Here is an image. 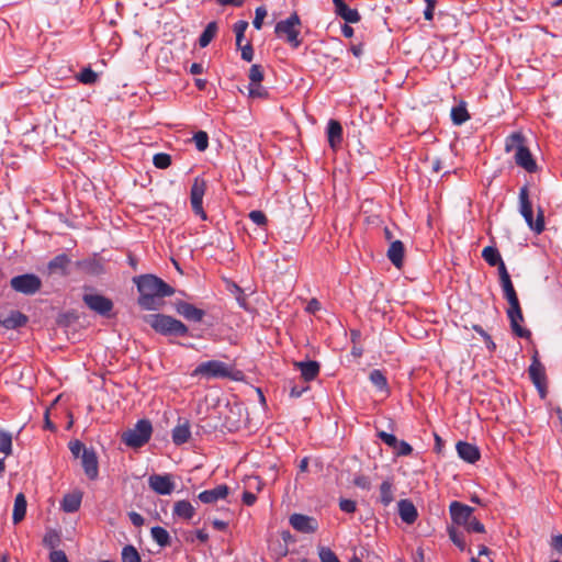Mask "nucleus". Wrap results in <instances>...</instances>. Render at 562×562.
I'll return each mask as SVG.
<instances>
[{"mask_svg":"<svg viewBox=\"0 0 562 562\" xmlns=\"http://www.w3.org/2000/svg\"><path fill=\"white\" fill-rule=\"evenodd\" d=\"M0 452L4 456L12 453V436L5 430H0Z\"/></svg>","mask_w":562,"mask_h":562,"instance_id":"nucleus-38","label":"nucleus"},{"mask_svg":"<svg viewBox=\"0 0 562 562\" xmlns=\"http://www.w3.org/2000/svg\"><path fill=\"white\" fill-rule=\"evenodd\" d=\"M336 15L340 16L346 23H358L361 19L357 9L349 8L344 0H333Z\"/></svg>","mask_w":562,"mask_h":562,"instance_id":"nucleus-18","label":"nucleus"},{"mask_svg":"<svg viewBox=\"0 0 562 562\" xmlns=\"http://www.w3.org/2000/svg\"><path fill=\"white\" fill-rule=\"evenodd\" d=\"M50 562H69L66 553L63 550H53L49 553Z\"/></svg>","mask_w":562,"mask_h":562,"instance_id":"nucleus-56","label":"nucleus"},{"mask_svg":"<svg viewBox=\"0 0 562 562\" xmlns=\"http://www.w3.org/2000/svg\"><path fill=\"white\" fill-rule=\"evenodd\" d=\"M29 317L20 311H11L5 317L0 316V326L7 329H18L25 326Z\"/></svg>","mask_w":562,"mask_h":562,"instance_id":"nucleus-20","label":"nucleus"},{"mask_svg":"<svg viewBox=\"0 0 562 562\" xmlns=\"http://www.w3.org/2000/svg\"><path fill=\"white\" fill-rule=\"evenodd\" d=\"M153 164L158 169H166L171 165V157L166 153H158L154 155Z\"/></svg>","mask_w":562,"mask_h":562,"instance_id":"nucleus-41","label":"nucleus"},{"mask_svg":"<svg viewBox=\"0 0 562 562\" xmlns=\"http://www.w3.org/2000/svg\"><path fill=\"white\" fill-rule=\"evenodd\" d=\"M69 263V257L65 254H60L49 261L48 269L50 271H60L61 273L65 274Z\"/></svg>","mask_w":562,"mask_h":562,"instance_id":"nucleus-32","label":"nucleus"},{"mask_svg":"<svg viewBox=\"0 0 562 562\" xmlns=\"http://www.w3.org/2000/svg\"><path fill=\"white\" fill-rule=\"evenodd\" d=\"M153 427L149 420L140 419L134 428L128 429L122 435L123 442L132 448H139L150 439Z\"/></svg>","mask_w":562,"mask_h":562,"instance_id":"nucleus-7","label":"nucleus"},{"mask_svg":"<svg viewBox=\"0 0 562 562\" xmlns=\"http://www.w3.org/2000/svg\"><path fill=\"white\" fill-rule=\"evenodd\" d=\"M81 501V492L69 493L64 496L60 507L65 513H75L80 508Z\"/></svg>","mask_w":562,"mask_h":562,"instance_id":"nucleus-27","label":"nucleus"},{"mask_svg":"<svg viewBox=\"0 0 562 562\" xmlns=\"http://www.w3.org/2000/svg\"><path fill=\"white\" fill-rule=\"evenodd\" d=\"M150 535L151 538L156 541V543L159 544L160 547H167L170 544V536L165 528L160 526H155L151 528Z\"/></svg>","mask_w":562,"mask_h":562,"instance_id":"nucleus-33","label":"nucleus"},{"mask_svg":"<svg viewBox=\"0 0 562 562\" xmlns=\"http://www.w3.org/2000/svg\"><path fill=\"white\" fill-rule=\"evenodd\" d=\"M11 288L24 295H33L42 288V280L33 273H24L13 277L10 280Z\"/></svg>","mask_w":562,"mask_h":562,"instance_id":"nucleus-9","label":"nucleus"},{"mask_svg":"<svg viewBox=\"0 0 562 562\" xmlns=\"http://www.w3.org/2000/svg\"><path fill=\"white\" fill-rule=\"evenodd\" d=\"M529 378L539 391L541 397H544L547 394V374L544 366L538 358V352L536 351L532 356L531 364L528 369Z\"/></svg>","mask_w":562,"mask_h":562,"instance_id":"nucleus-10","label":"nucleus"},{"mask_svg":"<svg viewBox=\"0 0 562 562\" xmlns=\"http://www.w3.org/2000/svg\"><path fill=\"white\" fill-rule=\"evenodd\" d=\"M26 505L27 504H26V498H25L24 494L19 493L14 499V507H13V514H12L13 524L16 525L24 519L25 514H26Z\"/></svg>","mask_w":562,"mask_h":562,"instance_id":"nucleus-28","label":"nucleus"},{"mask_svg":"<svg viewBox=\"0 0 562 562\" xmlns=\"http://www.w3.org/2000/svg\"><path fill=\"white\" fill-rule=\"evenodd\" d=\"M524 138L520 134H513L506 142V150L510 151L516 148L515 161L528 172H535L537 170V164L530 153V150L522 144Z\"/></svg>","mask_w":562,"mask_h":562,"instance_id":"nucleus-6","label":"nucleus"},{"mask_svg":"<svg viewBox=\"0 0 562 562\" xmlns=\"http://www.w3.org/2000/svg\"><path fill=\"white\" fill-rule=\"evenodd\" d=\"M424 1L426 3V9L424 11V18L427 21H431L434 19V11H435L437 1L436 0H424Z\"/></svg>","mask_w":562,"mask_h":562,"instance_id":"nucleus-55","label":"nucleus"},{"mask_svg":"<svg viewBox=\"0 0 562 562\" xmlns=\"http://www.w3.org/2000/svg\"><path fill=\"white\" fill-rule=\"evenodd\" d=\"M467 531L483 533L485 532V527L482 522H480L475 517H473L470 522L465 526Z\"/></svg>","mask_w":562,"mask_h":562,"instance_id":"nucleus-52","label":"nucleus"},{"mask_svg":"<svg viewBox=\"0 0 562 562\" xmlns=\"http://www.w3.org/2000/svg\"><path fill=\"white\" fill-rule=\"evenodd\" d=\"M322 562H339L337 555L329 548H322L319 551Z\"/></svg>","mask_w":562,"mask_h":562,"instance_id":"nucleus-50","label":"nucleus"},{"mask_svg":"<svg viewBox=\"0 0 562 562\" xmlns=\"http://www.w3.org/2000/svg\"><path fill=\"white\" fill-rule=\"evenodd\" d=\"M216 2L221 5H233V7H241L245 0H216Z\"/></svg>","mask_w":562,"mask_h":562,"instance_id":"nucleus-63","label":"nucleus"},{"mask_svg":"<svg viewBox=\"0 0 562 562\" xmlns=\"http://www.w3.org/2000/svg\"><path fill=\"white\" fill-rule=\"evenodd\" d=\"M228 495V486L225 484L217 485L212 490L203 491L199 494V499L204 504H212L218 499H224Z\"/></svg>","mask_w":562,"mask_h":562,"instance_id":"nucleus-21","label":"nucleus"},{"mask_svg":"<svg viewBox=\"0 0 562 562\" xmlns=\"http://www.w3.org/2000/svg\"><path fill=\"white\" fill-rule=\"evenodd\" d=\"M249 218L258 226H263L267 224V216L262 211H251L249 213Z\"/></svg>","mask_w":562,"mask_h":562,"instance_id":"nucleus-51","label":"nucleus"},{"mask_svg":"<svg viewBox=\"0 0 562 562\" xmlns=\"http://www.w3.org/2000/svg\"><path fill=\"white\" fill-rule=\"evenodd\" d=\"M519 212L525 218L527 225L536 234H540L544 231V214L543 210L539 209L537 218L533 220L532 205L529 200V190L527 186L520 188L519 191Z\"/></svg>","mask_w":562,"mask_h":562,"instance_id":"nucleus-4","label":"nucleus"},{"mask_svg":"<svg viewBox=\"0 0 562 562\" xmlns=\"http://www.w3.org/2000/svg\"><path fill=\"white\" fill-rule=\"evenodd\" d=\"M81 463L86 475L90 480H95L99 474L98 458L92 449H83L81 454Z\"/></svg>","mask_w":562,"mask_h":562,"instance_id":"nucleus-16","label":"nucleus"},{"mask_svg":"<svg viewBox=\"0 0 562 562\" xmlns=\"http://www.w3.org/2000/svg\"><path fill=\"white\" fill-rule=\"evenodd\" d=\"M232 369L226 363L218 360H210L200 363L192 372L193 376H205L207 379L228 378Z\"/></svg>","mask_w":562,"mask_h":562,"instance_id":"nucleus-8","label":"nucleus"},{"mask_svg":"<svg viewBox=\"0 0 562 562\" xmlns=\"http://www.w3.org/2000/svg\"><path fill=\"white\" fill-rule=\"evenodd\" d=\"M551 546L554 550L562 553V535H558L552 538Z\"/></svg>","mask_w":562,"mask_h":562,"instance_id":"nucleus-62","label":"nucleus"},{"mask_svg":"<svg viewBox=\"0 0 562 562\" xmlns=\"http://www.w3.org/2000/svg\"><path fill=\"white\" fill-rule=\"evenodd\" d=\"M448 533H449V538L450 540L460 549V550H464L465 547H467V543H465V540H464V537L462 535V532L458 531L457 529L454 528H449L448 529Z\"/></svg>","mask_w":562,"mask_h":562,"instance_id":"nucleus-42","label":"nucleus"},{"mask_svg":"<svg viewBox=\"0 0 562 562\" xmlns=\"http://www.w3.org/2000/svg\"><path fill=\"white\" fill-rule=\"evenodd\" d=\"M249 97L250 98H267L268 91L266 88L261 85V82L258 83H249Z\"/></svg>","mask_w":562,"mask_h":562,"instance_id":"nucleus-45","label":"nucleus"},{"mask_svg":"<svg viewBox=\"0 0 562 562\" xmlns=\"http://www.w3.org/2000/svg\"><path fill=\"white\" fill-rule=\"evenodd\" d=\"M290 525L299 532L303 533H313L317 530L318 524L317 520L313 517L302 515V514H293L290 516Z\"/></svg>","mask_w":562,"mask_h":562,"instance_id":"nucleus-15","label":"nucleus"},{"mask_svg":"<svg viewBox=\"0 0 562 562\" xmlns=\"http://www.w3.org/2000/svg\"><path fill=\"white\" fill-rule=\"evenodd\" d=\"M83 449L86 448L79 440L69 442V450L71 451L75 458H78L81 452L83 453Z\"/></svg>","mask_w":562,"mask_h":562,"instance_id":"nucleus-59","label":"nucleus"},{"mask_svg":"<svg viewBox=\"0 0 562 562\" xmlns=\"http://www.w3.org/2000/svg\"><path fill=\"white\" fill-rule=\"evenodd\" d=\"M473 512L474 509L472 507L457 501L452 502L449 506V513L452 521L456 525L463 526L464 528L474 517Z\"/></svg>","mask_w":562,"mask_h":562,"instance_id":"nucleus-13","label":"nucleus"},{"mask_svg":"<svg viewBox=\"0 0 562 562\" xmlns=\"http://www.w3.org/2000/svg\"><path fill=\"white\" fill-rule=\"evenodd\" d=\"M378 437L393 450L397 448L398 439L393 434L380 431Z\"/></svg>","mask_w":562,"mask_h":562,"instance_id":"nucleus-49","label":"nucleus"},{"mask_svg":"<svg viewBox=\"0 0 562 562\" xmlns=\"http://www.w3.org/2000/svg\"><path fill=\"white\" fill-rule=\"evenodd\" d=\"M294 364L301 371V375L305 381L314 380L319 373V363L317 361H301Z\"/></svg>","mask_w":562,"mask_h":562,"instance_id":"nucleus-26","label":"nucleus"},{"mask_svg":"<svg viewBox=\"0 0 562 562\" xmlns=\"http://www.w3.org/2000/svg\"><path fill=\"white\" fill-rule=\"evenodd\" d=\"M172 441L177 446H181L191 438V424L186 418H179L178 424L172 429Z\"/></svg>","mask_w":562,"mask_h":562,"instance_id":"nucleus-17","label":"nucleus"},{"mask_svg":"<svg viewBox=\"0 0 562 562\" xmlns=\"http://www.w3.org/2000/svg\"><path fill=\"white\" fill-rule=\"evenodd\" d=\"M195 514V508L188 501H178L173 506V515L184 518L191 519Z\"/></svg>","mask_w":562,"mask_h":562,"instance_id":"nucleus-29","label":"nucleus"},{"mask_svg":"<svg viewBox=\"0 0 562 562\" xmlns=\"http://www.w3.org/2000/svg\"><path fill=\"white\" fill-rule=\"evenodd\" d=\"M250 83H258L263 80V70L260 65H252L249 70Z\"/></svg>","mask_w":562,"mask_h":562,"instance_id":"nucleus-47","label":"nucleus"},{"mask_svg":"<svg viewBox=\"0 0 562 562\" xmlns=\"http://www.w3.org/2000/svg\"><path fill=\"white\" fill-rule=\"evenodd\" d=\"M134 282L139 292L138 304L147 311L158 310L161 306V299L175 293L171 285L154 274L136 277Z\"/></svg>","mask_w":562,"mask_h":562,"instance_id":"nucleus-1","label":"nucleus"},{"mask_svg":"<svg viewBox=\"0 0 562 562\" xmlns=\"http://www.w3.org/2000/svg\"><path fill=\"white\" fill-rule=\"evenodd\" d=\"M472 328L482 336V339H484L487 349L491 352L495 351L496 345L493 341L492 337L480 325H473Z\"/></svg>","mask_w":562,"mask_h":562,"instance_id":"nucleus-46","label":"nucleus"},{"mask_svg":"<svg viewBox=\"0 0 562 562\" xmlns=\"http://www.w3.org/2000/svg\"><path fill=\"white\" fill-rule=\"evenodd\" d=\"M483 259L492 267L497 266L498 270L505 265L497 248L487 246L482 251Z\"/></svg>","mask_w":562,"mask_h":562,"instance_id":"nucleus-30","label":"nucleus"},{"mask_svg":"<svg viewBox=\"0 0 562 562\" xmlns=\"http://www.w3.org/2000/svg\"><path fill=\"white\" fill-rule=\"evenodd\" d=\"M177 312L188 321L201 322L205 315V312L201 308L187 302H179L177 304Z\"/></svg>","mask_w":562,"mask_h":562,"instance_id":"nucleus-22","label":"nucleus"},{"mask_svg":"<svg viewBox=\"0 0 562 562\" xmlns=\"http://www.w3.org/2000/svg\"><path fill=\"white\" fill-rule=\"evenodd\" d=\"M470 119L465 105L460 104L451 110V120L456 125H461Z\"/></svg>","mask_w":562,"mask_h":562,"instance_id":"nucleus-36","label":"nucleus"},{"mask_svg":"<svg viewBox=\"0 0 562 562\" xmlns=\"http://www.w3.org/2000/svg\"><path fill=\"white\" fill-rule=\"evenodd\" d=\"M122 562H140V555L133 546H125L122 550Z\"/></svg>","mask_w":562,"mask_h":562,"instance_id":"nucleus-39","label":"nucleus"},{"mask_svg":"<svg viewBox=\"0 0 562 562\" xmlns=\"http://www.w3.org/2000/svg\"><path fill=\"white\" fill-rule=\"evenodd\" d=\"M248 27L247 21H238L234 24V32L236 34V45L240 47L241 41L245 36V32Z\"/></svg>","mask_w":562,"mask_h":562,"instance_id":"nucleus-44","label":"nucleus"},{"mask_svg":"<svg viewBox=\"0 0 562 562\" xmlns=\"http://www.w3.org/2000/svg\"><path fill=\"white\" fill-rule=\"evenodd\" d=\"M149 487L159 495H170L175 490V483L168 474H153L148 477Z\"/></svg>","mask_w":562,"mask_h":562,"instance_id":"nucleus-14","label":"nucleus"},{"mask_svg":"<svg viewBox=\"0 0 562 562\" xmlns=\"http://www.w3.org/2000/svg\"><path fill=\"white\" fill-rule=\"evenodd\" d=\"M128 517L135 527H140L144 525V518L140 514L136 512H131L128 513Z\"/></svg>","mask_w":562,"mask_h":562,"instance_id":"nucleus-60","label":"nucleus"},{"mask_svg":"<svg viewBox=\"0 0 562 562\" xmlns=\"http://www.w3.org/2000/svg\"><path fill=\"white\" fill-rule=\"evenodd\" d=\"M353 484L357 486V487H360L362 490H369L370 486H371V482L369 480L368 476L366 475H357L355 479H353Z\"/></svg>","mask_w":562,"mask_h":562,"instance_id":"nucleus-57","label":"nucleus"},{"mask_svg":"<svg viewBox=\"0 0 562 562\" xmlns=\"http://www.w3.org/2000/svg\"><path fill=\"white\" fill-rule=\"evenodd\" d=\"M206 190V182L204 179L196 177L193 180L191 191H190V201L193 212L201 217V220L205 221L207 218L206 213L203 210V196Z\"/></svg>","mask_w":562,"mask_h":562,"instance_id":"nucleus-11","label":"nucleus"},{"mask_svg":"<svg viewBox=\"0 0 562 562\" xmlns=\"http://www.w3.org/2000/svg\"><path fill=\"white\" fill-rule=\"evenodd\" d=\"M456 449L458 456L468 463H475L481 457L479 448L465 441H459Z\"/></svg>","mask_w":562,"mask_h":562,"instance_id":"nucleus-19","label":"nucleus"},{"mask_svg":"<svg viewBox=\"0 0 562 562\" xmlns=\"http://www.w3.org/2000/svg\"><path fill=\"white\" fill-rule=\"evenodd\" d=\"M240 50H241V58L246 61H251L252 58H254V49H252V46L250 43H247L246 45L241 46L240 45Z\"/></svg>","mask_w":562,"mask_h":562,"instance_id":"nucleus-58","label":"nucleus"},{"mask_svg":"<svg viewBox=\"0 0 562 562\" xmlns=\"http://www.w3.org/2000/svg\"><path fill=\"white\" fill-rule=\"evenodd\" d=\"M398 514L401 519L408 525L414 524L418 516L415 505L408 499L398 502Z\"/></svg>","mask_w":562,"mask_h":562,"instance_id":"nucleus-24","label":"nucleus"},{"mask_svg":"<svg viewBox=\"0 0 562 562\" xmlns=\"http://www.w3.org/2000/svg\"><path fill=\"white\" fill-rule=\"evenodd\" d=\"M61 542L60 533L55 529H49L46 531L44 538H43V544L53 550H56L57 547H59Z\"/></svg>","mask_w":562,"mask_h":562,"instance_id":"nucleus-35","label":"nucleus"},{"mask_svg":"<svg viewBox=\"0 0 562 562\" xmlns=\"http://www.w3.org/2000/svg\"><path fill=\"white\" fill-rule=\"evenodd\" d=\"M499 281L504 296L509 304L507 316L509 318L513 333L520 338H529L531 335L530 330L520 326V323L524 322V316L517 293L505 265H502L499 269Z\"/></svg>","mask_w":562,"mask_h":562,"instance_id":"nucleus-2","label":"nucleus"},{"mask_svg":"<svg viewBox=\"0 0 562 562\" xmlns=\"http://www.w3.org/2000/svg\"><path fill=\"white\" fill-rule=\"evenodd\" d=\"M146 322L155 331L165 336H186L188 334V327L181 321L169 315H148Z\"/></svg>","mask_w":562,"mask_h":562,"instance_id":"nucleus-3","label":"nucleus"},{"mask_svg":"<svg viewBox=\"0 0 562 562\" xmlns=\"http://www.w3.org/2000/svg\"><path fill=\"white\" fill-rule=\"evenodd\" d=\"M256 499H257V497L252 492L245 491L243 493V502L245 505L251 506L255 504Z\"/></svg>","mask_w":562,"mask_h":562,"instance_id":"nucleus-61","label":"nucleus"},{"mask_svg":"<svg viewBox=\"0 0 562 562\" xmlns=\"http://www.w3.org/2000/svg\"><path fill=\"white\" fill-rule=\"evenodd\" d=\"M327 137L329 146L336 149L342 142V127L336 120H330L327 126Z\"/></svg>","mask_w":562,"mask_h":562,"instance_id":"nucleus-25","label":"nucleus"},{"mask_svg":"<svg viewBox=\"0 0 562 562\" xmlns=\"http://www.w3.org/2000/svg\"><path fill=\"white\" fill-rule=\"evenodd\" d=\"M194 144L200 151H204L209 146V136L205 132L199 131L193 136Z\"/></svg>","mask_w":562,"mask_h":562,"instance_id":"nucleus-43","label":"nucleus"},{"mask_svg":"<svg viewBox=\"0 0 562 562\" xmlns=\"http://www.w3.org/2000/svg\"><path fill=\"white\" fill-rule=\"evenodd\" d=\"M301 29V20L296 12L292 13L288 19L279 21L276 24L274 33L278 37L284 38L293 48H297L302 41L299 38Z\"/></svg>","mask_w":562,"mask_h":562,"instance_id":"nucleus-5","label":"nucleus"},{"mask_svg":"<svg viewBox=\"0 0 562 562\" xmlns=\"http://www.w3.org/2000/svg\"><path fill=\"white\" fill-rule=\"evenodd\" d=\"M339 507L342 512L351 514L357 509V504L355 501L341 498L339 502Z\"/></svg>","mask_w":562,"mask_h":562,"instance_id":"nucleus-54","label":"nucleus"},{"mask_svg":"<svg viewBox=\"0 0 562 562\" xmlns=\"http://www.w3.org/2000/svg\"><path fill=\"white\" fill-rule=\"evenodd\" d=\"M394 501L393 485L390 481H384L380 485V502L389 506Z\"/></svg>","mask_w":562,"mask_h":562,"instance_id":"nucleus-34","label":"nucleus"},{"mask_svg":"<svg viewBox=\"0 0 562 562\" xmlns=\"http://www.w3.org/2000/svg\"><path fill=\"white\" fill-rule=\"evenodd\" d=\"M77 79L85 85H93L98 80V74L91 68H85L79 75H77Z\"/></svg>","mask_w":562,"mask_h":562,"instance_id":"nucleus-40","label":"nucleus"},{"mask_svg":"<svg viewBox=\"0 0 562 562\" xmlns=\"http://www.w3.org/2000/svg\"><path fill=\"white\" fill-rule=\"evenodd\" d=\"M319 308H321V304L316 299H312L306 306V311L310 313H315V312L319 311Z\"/></svg>","mask_w":562,"mask_h":562,"instance_id":"nucleus-64","label":"nucleus"},{"mask_svg":"<svg viewBox=\"0 0 562 562\" xmlns=\"http://www.w3.org/2000/svg\"><path fill=\"white\" fill-rule=\"evenodd\" d=\"M370 381L373 385H375L379 390L385 391L387 389V381L385 375L381 370H373L369 375Z\"/></svg>","mask_w":562,"mask_h":562,"instance_id":"nucleus-37","label":"nucleus"},{"mask_svg":"<svg viewBox=\"0 0 562 562\" xmlns=\"http://www.w3.org/2000/svg\"><path fill=\"white\" fill-rule=\"evenodd\" d=\"M412 446L404 440H398L397 448L394 449L396 456H408L412 453Z\"/></svg>","mask_w":562,"mask_h":562,"instance_id":"nucleus-53","label":"nucleus"},{"mask_svg":"<svg viewBox=\"0 0 562 562\" xmlns=\"http://www.w3.org/2000/svg\"><path fill=\"white\" fill-rule=\"evenodd\" d=\"M404 254L405 247L401 240L391 241L386 256L396 268H402L404 261Z\"/></svg>","mask_w":562,"mask_h":562,"instance_id":"nucleus-23","label":"nucleus"},{"mask_svg":"<svg viewBox=\"0 0 562 562\" xmlns=\"http://www.w3.org/2000/svg\"><path fill=\"white\" fill-rule=\"evenodd\" d=\"M83 303L94 313L110 317L113 310V302L109 297L101 294H85L82 296Z\"/></svg>","mask_w":562,"mask_h":562,"instance_id":"nucleus-12","label":"nucleus"},{"mask_svg":"<svg viewBox=\"0 0 562 562\" xmlns=\"http://www.w3.org/2000/svg\"><path fill=\"white\" fill-rule=\"evenodd\" d=\"M216 32H217L216 22H210L199 37L200 47H202V48L206 47L212 42V40L215 37Z\"/></svg>","mask_w":562,"mask_h":562,"instance_id":"nucleus-31","label":"nucleus"},{"mask_svg":"<svg viewBox=\"0 0 562 562\" xmlns=\"http://www.w3.org/2000/svg\"><path fill=\"white\" fill-rule=\"evenodd\" d=\"M266 16L267 10L265 7H258L255 11V19L252 21V25L256 30H260L262 27V23Z\"/></svg>","mask_w":562,"mask_h":562,"instance_id":"nucleus-48","label":"nucleus"}]
</instances>
